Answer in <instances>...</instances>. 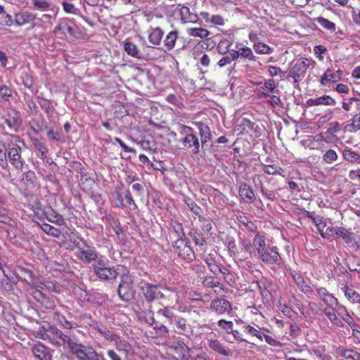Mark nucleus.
<instances>
[{
  "label": "nucleus",
  "instance_id": "nucleus-16",
  "mask_svg": "<svg viewBox=\"0 0 360 360\" xmlns=\"http://www.w3.org/2000/svg\"><path fill=\"white\" fill-rule=\"evenodd\" d=\"M32 353L34 356L41 360H49L50 359L48 348L41 343L37 344L32 347Z\"/></svg>",
  "mask_w": 360,
  "mask_h": 360
},
{
  "label": "nucleus",
  "instance_id": "nucleus-29",
  "mask_svg": "<svg viewBox=\"0 0 360 360\" xmlns=\"http://www.w3.org/2000/svg\"><path fill=\"white\" fill-rule=\"evenodd\" d=\"M335 235L342 238L347 243H351L353 240V234L343 227H339L335 229Z\"/></svg>",
  "mask_w": 360,
  "mask_h": 360
},
{
  "label": "nucleus",
  "instance_id": "nucleus-59",
  "mask_svg": "<svg viewBox=\"0 0 360 360\" xmlns=\"http://www.w3.org/2000/svg\"><path fill=\"white\" fill-rule=\"evenodd\" d=\"M293 278L297 285L304 290V287H306V285L304 283V281L303 278L300 274H295L293 275Z\"/></svg>",
  "mask_w": 360,
  "mask_h": 360
},
{
  "label": "nucleus",
  "instance_id": "nucleus-4",
  "mask_svg": "<svg viewBox=\"0 0 360 360\" xmlns=\"http://www.w3.org/2000/svg\"><path fill=\"white\" fill-rule=\"evenodd\" d=\"M75 255L79 259L86 264L91 263L97 258L95 249L87 245H85V248L78 247Z\"/></svg>",
  "mask_w": 360,
  "mask_h": 360
},
{
  "label": "nucleus",
  "instance_id": "nucleus-63",
  "mask_svg": "<svg viewBox=\"0 0 360 360\" xmlns=\"http://www.w3.org/2000/svg\"><path fill=\"white\" fill-rule=\"evenodd\" d=\"M117 337V335L116 334L112 333L111 331H110L108 329L105 330L104 335H103V338L105 339H106L107 340L112 341V342H114Z\"/></svg>",
  "mask_w": 360,
  "mask_h": 360
},
{
  "label": "nucleus",
  "instance_id": "nucleus-24",
  "mask_svg": "<svg viewBox=\"0 0 360 360\" xmlns=\"http://www.w3.org/2000/svg\"><path fill=\"white\" fill-rule=\"evenodd\" d=\"M360 130V113L356 114L352 119L351 123L345 127V131L349 133H355Z\"/></svg>",
  "mask_w": 360,
  "mask_h": 360
},
{
  "label": "nucleus",
  "instance_id": "nucleus-58",
  "mask_svg": "<svg viewBox=\"0 0 360 360\" xmlns=\"http://www.w3.org/2000/svg\"><path fill=\"white\" fill-rule=\"evenodd\" d=\"M268 71L271 77L280 75L281 74L283 73L280 68L273 65L269 67Z\"/></svg>",
  "mask_w": 360,
  "mask_h": 360
},
{
  "label": "nucleus",
  "instance_id": "nucleus-12",
  "mask_svg": "<svg viewBox=\"0 0 360 360\" xmlns=\"http://www.w3.org/2000/svg\"><path fill=\"white\" fill-rule=\"evenodd\" d=\"M95 274L101 279L111 280L116 278L117 273L114 267L107 266L105 268H98L95 271Z\"/></svg>",
  "mask_w": 360,
  "mask_h": 360
},
{
  "label": "nucleus",
  "instance_id": "nucleus-25",
  "mask_svg": "<svg viewBox=\"0 0 360 360\" xmlns=\"http://www.w3.org/2000/svg\"><path fill=\"white\" fill-rule=\"evenodd\" d=\"M252 243L253 248L257 250L258 255L262 253V251L266 248L264 237L259 233L255 235Z\"/></svg>",
  "mask_w": 360,
  "mask_h": 360
},
{
  "label": "nucleus",
  "instance_id": "nucleus-35",
  "mask_svg": "<svg viewBox=\"0 0 360 360\" xmlns=\"http://www.w3.org/2000/svg\"><path fill=\"white\" fill-rule=\"evenodd\" d=\"M32 3L34 9L41 11L52 10L51 4L46 0H33Z\"/></svg>",
  "mask_w": 360,
  "mask_h": 360
},
{
  "label": "nucleus",
  "instance_id": "nucleus-49",
  "mask_svg": "<svg viewBox=\"0 0 360 360\" xmlns=\"http://www.w3.org/2000/svg\"><path fill=\"white\" fill-rule=\"evenodd\" d=\"M0 96L5 100H8L11 96V90L6 86H1Z\"/></svg>",
  "mask_w": 360,
  "mask_h": 360
},
{
  "label": "nucleus",
  "instance_id": "nucleus-2",
  "mask_svg": "<svg viewBox=\"0 0 360 360\" xmlns=\"http://www.w3.org/2000/svg\"><path fill=\"white\" fill-rule=\"evenodd\" d=\"M74 345H76L77 349H71L70 351L79 360H100V357H103L102 354H98L91 347H86L77 342Z\"/></svg>",
  "mask_w": 360,
  "mask_h": 360
},
{
  "label": "nucleus",
  "instance_id": "nucleus-1",
  "mask_svg": "<svg viewBox=\"0 0 360 360\" xmlns=\"http://www.w3.org/2000/svg\"><path fill=\"white\" fill-rule=\"evenodd\" d=\"M34 335L36 338L46 340L52 345L56 347L61 346V342L56 340L59 338L64 344H66L70 349H77L74 345L76 341L72 340L68 335L63 333L58 328L51 326L49 323H44L34 330Z\"/></svg>",
  "mask_w": 360,
  "mask_h": 360
},
{
  "label": "nucleus",
  "instance_id": "nucleus-44",
  "mask_svg": "<svg viewBox=\"0 0 360 360\" xmlns=\"http://www.w3.org/2000/svg\"><path fill=\"white\" fill-rule=\"evenodd\" d=\"M313 221L322 236V233H323L324 229L326 227V222L322 218H315L313 219Z\"/></svg>",
  "mask_w": 360,
  "mask_h": 360
},
{
  "label": "nucleus",
  "instance_id": "nucleus-10",
  "mask_svg": "<svg viewBox=\"0 0 360 360\" xmlns=\"http://www.w3.org/2000/svg\"><path fill=\"white\" fill-rule=\"evenodd\" d=\"M118 294L120 298L124 301H129L134 297V291L131 283L122 281L118 288Z\"/></svg>",
  "mask_w": 360,
  "mask_h": 360
},
{
  "label": "nucleus",
  "instance_id": "nucleus-14",
  "mask_svg": "<svg viewBox=\"0 0 360 360\" xmlns=\"http://www.w3.org/2000/svg\"><path fill=\"white\" fill-rule=\"evenodd\" d=\"M148 41L150 44L154 46H158L160 44L163 36V31L160 27L150 28L148 30Z\"/></svg>",
  "mask_w": 360,
  "mask_h": 360
},
{
  "label": "nucleus",
  "instance_id": "nucleus-39",
  "mask_svg": "<svg viewBox=\"0 0 360 360\" xmlns=\"http://www.w3.org/2000/svg\"><path fill=\"white\" fill-rule=\"evenodd\" d=\"M204 260L212 272L214 274L219 272L220 270V266L216 264L214 259L210 255L205 256Z\"/></svg>",
  "mask_w": 360,
  "mask_h": 360
},
{
  "label": "nucleus",
  "instance_id": "nucleus-18",
  "mask_svg": "<svg viewBox=\"0 0 360 360\" xmlns=\"http://www.w3.org/2000/svg\"><path fill=\"white\" fill-rule=\"evenodd\" d=\"M70 23V20L68 18L62 19L60 23L54 28L53 33L56 34L60 32H62L65 34L66 31L70 35L72 36L74 34V32Z\"/></svg>",
  "mask_w": 360,
  "mask_h": 360
},
{
  "label": "nucleus",
  "instance_id": "nucleus-31",
  "mask_svg": "<svg viewBox=\"0 0 360 360\" xmlns=\"http://www.w3.org/2000/svg\"><path fill=\"white\" fill-rule=\"evenodd\" d=\"M253 49L259 54H271L274 51L273 48L261 42L255 43Z\"/></svg>",
  "mask_w": 360,
  "mask_h": 360
},
{
  "label": "nucleus",
  "instance_id": "nucleus-51",
  "mask_svg": "<svg viewBox=\"0 0 360 360\" xmlns=\"http://www.w3.org/2000/svg\"><path fill=\"white\" fill-rule=\"evenodd\" d=\"M338 352L340 355L342 356H344L347 359H354V356H353V351L349 349H345L342 347H340L338 349Z\"/></svg>",
  "mask_w": 360,
  "mask_h": 360
},
{
  "label": "nucleus",
  "instance_id": "nucleus-36",
  "mask_svg": "<svg viewBox=\"0 0 360 360\" xmlns=\"http://www.w3.org/2000/svg\"><path fill=\"white\" fill-rule=\"evenodd\" d=\"M338 158L337 153L333 150H328L323 155V161L327 164H332L335 162Z\"/></svg>",
  "mask_w": 360,
  "mask_h": 360
},
{
  "label": "nucleus",
  "instance_id": "nucleus-28",
  "mask_svg": "<svg viewBox=\"0 0 360 360\" xmlns=\"http://www.w3.org/2000/svg\"><path fill=\"white\" fill-rule=\"evenodd\" d=\"M54 319L58 324H60L65 328L72 329L77 327V323L68 321L65 316L60 315L58 314H55Z\"/></svg>",
  "mask_w": 360,
  "mask_h": 360
},
{
  "label": "nucleus",
  "instance_id": "nucleus-32",
  "mask_svg": "<svg viewBox=\"0 0 360 360\" xmlns=\"http://www.w3.org/2000/svg\"><path fill=\"white\" fill-rule=\"evenodd\" d=\"M204 18L207 22H211L215 25L222 26L224 25V19L221 15H212L211 16L209 15L207 13L202 14Z\"/></svg>",
  "mask_w": 360,
  "mask_h": 360
},
{
  "label": "nucleus",
  "instance_id": "nucleus-62",
  "mask_svg": "<svg viewBox=\"0 0 360 360\" xmlns=\"http://www.w3.org/2000/svg\"><path fill=\"white\" fill-rule=\"evenodd\" d=\"M242 243L245 251L251 254L254 250L253 244L248 240H243Z\"/></svg>",
  "mask_w": 360,
  "mask_h": 360
},
{
  "label": "nucleus",
  "instance_id": "nucleus-13",
  "mask_svg": "<svg viewBox=\"0 0 360 360\" xmlns=\"http://www.w3.org/2000/svg\"><path fill=\"white\" fill-rule=\"evenodd\" d=\"M42 230L47 234L58 238L61 233L63 234V237L67 239V236H69L70 230L67 228H62V229H58L48 224H44L41 226Z\"/></svg>",
  "mask_w": 360,
  "mask_h": 360
},
{
  "label": "nucleus",
  "instance_id": "nucleus-21",
  "mask_svg": "<svg viewBox=\"0 0 360 360\" xmlns=\"http://www.w3.org/2000/svg\"><path fill=\"white\" fill-rule=\"evenodd\" d=\"M202 283L205 287L216 288L214 291L218 295H222L224 292L223 286L221 285L219 281L214 277L210 276L205 278Z\"/></svg>",
  "mask_w": 360,
  "mask_h": 360
},
{
  "label": "nucleus",
  "instance_id": "nucleus-33",
  "mask_svg": "<svg viewBox=\"0 0 360 360\" xmlns=\"http://www.w3.org/2000/svg\"><path fill=\"white\" fill-rule=\"evenodd\" d=\"M188 33L190 36L206 38L210 35V32L202 27H194L188 30Z\"/></svg>",
  "mask_w": 360,
  "mask_h": 360
},
{
  "label": "nucleus",
  "instance_id": "nucleus-20",
  "mask_svg": "<svg viewBox=\"0 0 360 360\" xmlns=\"http://www.w3.org/2000/svg\"><path fill=\"white\" fill-rule=\"evenodd\" d=\"M342 158L352 164H360V155L352 148H346L342 150Z\"/></svg>",
  "mask_w": 360,
  "mask_h": 360
},
{
  "label": "nucleus",
  "instance_id": "nucleus-9",
  "mask_svg": "<svg viewBox=\"0 0 360 360\" xmlns=\"http://www.w3.org/2000/svg\"><path fill=\"white\" fill-rule=\"evenodd\" d=\"M259 258L268 264H278L280 261V255L274 248H266L259 255Z\"/></svg>",
  "mask_w": 360,
  "mask_h": 360
},
{
  "label": "nucleus",
  "instance_id": "nucleus-3",
  "mask_svg": "<svg viewBox=\"0 0 360 360\" xmlns=\"http://www.w3.org/2000/svg\"><path fill=\"white\" fill-rule=\"evenodd\" d=\"M309 66V61L307 58L297 60L289 72V77L293 78L295 82H298L304 76Z\"/></svg>",
  "mask_w": 360,
  "mask_h": 360
},
{
  "label": "nucleus",
  "instance_id": "nucleus-38",
  "mask_svg": "<svg viewBox=\"0 0 360 360\" xmlns=\"http://www.w3.org/2000/svg\"><path fill=\"white\" fill-rule=\"evenodd\" d=\"M94 261L95 263L92 265L94 271L98 269V268H105L108 266L109 261L103 256L98 255L97 254V258Z\"/></svg>",
  "mask_w": 360,
  "mask_h": 360
},
{
  "label": "nucleus",
  "instance_id": "nucleus-60",
  "mask_svg": "<svg viewBox=\"0 0 360 360\" xmlns=\"http://www.w3.org/2000/svg\"><path fill=\"white\" fill-rule=\"evenodd\" d=\"M265 89H268L269 92H273L276 88V84L274 79H267L264 82Z\"/></svg>",
  "mask_w": 360,
  "mask_h": 360
},
{
  "label": "nucleus",
  "instance_id": "nucleus-17",
  "mask_svg": "<svg viewBox=\"0 0 360 360\" xmlns=\"http://www.w3.org/2000/svg\"><path fill=\"white\" fill-rule=\"evenodd\" d=\"M114 343L115 348L118 352H124L126 355L132 352L131 345L127 340L121 338L120 336L117 335Z\"/></svg>",
  "mask_w": 360,
  "mask_h": 360
},
{
  "label": "nucleus",
  "instance_id": "nucleus-47",
  "mask_svg": "<svg viewBox=\"0 0 360 360\" xmlns=\"http://www.w3.org/2000/svg\"><path fill=\"white\" fill-rule=\"evenodd\" d=\"M229 46H230V44H229V41L226 39H224V40H221L219 43L217 49L219 53H220L221 54H224L228 51V49Z\"/></svg>",
  "mask_w": 360,
  "mask_h": 360
},
{
  "label": "nucleus",
  "instance_id": "nucleus-54",
  "mask_svg": "<svg viewBox=\"0 0 360 360\" xmlns=\"http://www.w3.org/2000/svg\"><path fill=\"white\" fill-rule=\"evenodd\" d=\"M319 293L320 296L322 297L323 302L326 303H330L333 301H336V300L333 296L326 294L325 290H320Z\"/></svg>",
  "mask_w": 360,
  "mask_h": 360
},
{
  "label": "nucleus",
  "instance_id": "nucleus-26",
  "mask_svg": "<svg viewBox=\"0 0 360 360\" xmlns=\"http://www.w3.org/2000/svg\"><path fill=\"white\" fill-rule=\"evenodd\" d=\"M239 194L243 199L253 200L255 197L252 188L245 183L240 185Z\"/></svg>",
  "mask_w": 360,
  "mask_h": 360
},
{
  "label": "nucleus",
  "instance_id": "nucleus-5",
  "mask_svg": "<svg viewBox=\"0 0 360 360\" xmlns=\"http://www.w3.org/2000/svg\"><path fill=\"white\" fill-rule=\"evenodd\" d=\"M185 132L188 133L183 139V145L186 148H191L193 153H198L200 143L198 137L193 134V129L189 127L185 128Z\"/></svg>",
  "mask_w": 360,
  "mask_h": 360
},
{
  "label": "nucleus",
  "instance_id": "nucleus-23",
  "mask_svg": "<svg viewBox=\"0 0 360 360\" xmlns=\"http://www.w3.org/2000/svg\"><path fill=\"white\" fill-rule=\"evenodd\" d=\"M177 38L178 32L176 30L171 31L166 35L163 44L167 50L171 51L174 48Z\"/></svg>",
  "mask_w": 360,
  "mask_h": 360
},
{
  "label": "nucleus",
  "instance_id": "nucleus-56",
  "mask_svg": "<svg viewBox=\"0 0 360 360\" xmlns=\"http://www.w3.org/2000/svg\"><path fill=\"white\" fill-rule=\"evenodd\" d=\"M328 132L330 134L338 133L340 131V126L339 122H333L329 124Z\"/></svg>",
  "mask_w": 360,
  "mask_h": 360
},
{
  "label": "nucleus",
  "instance_id": "nucleus-11",
  "mask_svg": "<svg viewBox=\"0 0 360 360\" xmlns=\"http://www.w3.org/2000/svg\"><path fill=\"white\" fill-rule=\"evenodd\" d=\"M36 18V15L29 11H22L16 13L15 15L14 22L16 26H22L33 22Z\"/></svg>",
  "mask_w": 360,
  "mask_h": 360
},
{
  "label": "nucleus",
  "instance_id": "nucleus-64",
  "mask_svg": "<svg viewBox=\"0 0 360 360\" xmlns=\"http://www.w3.org/2000/svg\"><path fill=\"white\" fill-rule=\"evenodd\" d=\"M34 178V173L33 172L29 171L23 174L22 181L32 182Z\"/></svg>",
  "mask_w": 360,
  "mask_h": 360
},
{
  "label": "nucleus",
  "instance_id": "nucleus-40",
  "mask_svg": "<svg viewBox=\"0 0 360 360\" xmlns=\"http://www.w3.org/2000/svg\"><path fill=\"white\" fill-rule=\"evenodd\" d=\"M316 21L321 26L330 31H335V25L333 22L329 21L326 18H324L323 17H319Z\"/></svg>",
  "mask_w": 360,
  "mask_h": 360
},
{
  "label": "nucleus",
  "instance_id": "nucleus-45",
  "mask_svg": "<svg viewBox=\"0 0 360 360\" xmlns=\"http://www.w3.org/2000/svg\"><path fill=\"white\" fill-rule=\"evenodd\" d=\"M218 326L221 328L226 330V332L231 333L233 329V323L232 321H226L224 319H221L218 321Z\"/></svg>",
  "mask_w": 360,
  "mask_h": 360
},
{
  "label": "nucleus",
  "instance_id": "nucleus-50",
  "mask_svg": "<svg viewBox=\"0 0 360 360\" xmlns=\"http://www.w3.org/2000/svg\"><path fill=\"white\" fill-rule=\"evenodd\" d=\"M279 170H281V168L278 169L276 167H275L274 165H266L264 168V173H266L267 174H272V175L281 174Z\"/></svg>",
  "mask_w": 360,
  "mask_h": 360
},
{
  "label": "nucleus",
  "instance_id": "nucleus-27",
  "mask_svg": "<svg viewBox=\"0 0 360 360\" xmlns=\"http://www.w3.org/2000/svg\"><path fill=\"white\" fill-rule=\"evenodd\" d=\"M124 51L127 53L128 55L136 58H141L140 50L134 43L126 41H124Z\"/></svg>",
  "mask_w": 360,
  "mask_h": 360
},
{
  "label": "nucleus",
  "instance_id": "nucleus-55",
  "mask_svg": "<svg viewBox=\"0 0 360 360\" xmlns=\"http://www.w3.org/2000/svg\"><path fill=\"white\" fill-rule=\"evenodd\" d=\"M13 22L12 17L9 14L4 15L1 18V25L11 27L13 25Z\"/></svg>",
  "mask_w": 360,
  "mask_h": 360
},
{
  "label": "nucleus",
  "instance_id": "nucleus-61",
  "mask_svg": "<svg viewBox=\"0 0 360 360\" xmlns=\"http://www.w3.org/2000/svg\"><path fill=\"white\" fill-rule=\"evenodd\" d=\"M107 355L111 360H122L121 356L113 349L108 350Z\"/></svg>",
  "mask_w": 360,
  "mask_h": 360
},
{
  "label": "nucleus",
  "instance_id": "nucleus-22",
  "mask_svg": "<svg viewBox=\"0 0 360 360\" xmlns=\"http://www.w3.org/2000/svg\"><path fill=\"white\" fill-rule=\"evenodd\" d=\"M209 347L216 352L221 355L229 356L231 354V352L226 349L225 347L217 340H210Z\"/></svg>",
  "mask_w": 360,
  "mask_h": 360
},
{
  "label": "nucleus",
  "instance_id": "nucleus-6",
  "mask_svg": "<svg viewBox=\"0 0 360 360\" xmlns=\"http://www.w3.org/2000/svg\"><path fill=\"white\" fill-rule=\"evenodd\" d=\"M210 309L217 314H229L231 311L230 302L224 299H215L210 303Z\"/></svg>",
  "mask_w": 360,
  "mask_h": 360
},
{
  "label": "nucleus",
  "instance_id": "nucleus-57",
  "mask_svg": "<svg viewBox=\"0 0 360 360\" xmlns=\"http://www.w3.org/2000/svg\"><path fill=\"white\" fill-rule=\"evenodd\" d=\"M200 221L202 222V229L206 232H209L212 229V225L209 220L200 217Z\"/></svg>",
  "mask_w": 360,
  "mask_h": 360
},
{
  "label": "nucleus",
  "instance_id": "nucleus-41",
  "mask_svg": "<svg viewBox=\"0 0 360 360\" xmlns=\"http://www.w3.org/2000/svg\"><path fill=\"white\" fill-rule=\"evenodd\" d=\"M335 104V100L330 96L324 95L316 98V105H333Z\"/></svg>",
  "mask_w": 360,
  "mask_h": 360
},
{
  "label": "nucleus",
  "instance_id": "nucleus-19",
  "mask_svg": "<svg viewBox=\"0 0 360 360\" xmlns=\"http://www.w3.org/2000/svg\"><path fill=\"white\" fill-rule=\"evenodd\" d=\"M340 79L339 75L335 73L334 70L328 69L324 74L321 76L320 82L323 86H326L330 82H337Z\"/></svg>",
  "mask_w": 360,
  "mask_h": 360
},
{
  "label": "nucleus",
  "instance_id": "nucleus-30",
  "mask_svg": "<svg viewBox=\"0 0 360 360\" xmlns=\"http://www.w3.org/2000/svg\"><path fill=\"white\" fill-rule=\"evenodd\" d=\"M324 314L328 318V319L335 325L342 327L343 323L342 321L338 318L336 314H335L333 309L330 307H326L324 309Z\"/></svg>",
  "mask_w": 360,
  "mask_h": 360
},
{
  "label": "nucleus",
  "instance_id": "nucleus-34",
  "mask_svg": "<svg viewBox=\"0 0 360 360\" xmlns=\"http://www.w3.org/2000/svg\"><path fill=\"white\" fill-rule=\"evenodd\" d=\"M345 295L351 302L359 303L360 304V295L353 289L346 287Z\"/></svg>",
  "mask_w": 360,
  "mask_h": 360
},
{
  "label": "nucleus",
  "instance_id": "nucleus-7",
  "mask_svg": "<svg viewBox=\"0 0 360 360\" xmlns=\"http://www.w3.org/2000/svg\"><path fill=\"white\" fill-rule=\"evenodd\" d=\"M20 147L16 146L11 148L8 151V158L11 164L15 167L16 169L22 170L24 161L22 160L20 153Z\"/></svg>",
  "mask_w": 360,
  "mask_h": 360
},
{
  "label": "nucleus",
  "instance_id": "nucleus-42",
  "mask_svg": "<svg viewBox=\"0 0 360 360\" xmlns=\"http://www.w3.org/2000/svg\"><path fill=\"white\" fill-rule=\"evenodd\" d=\"M243 328H244V331L246 333H248L249 335H250L252 336L256 337L261 341L263 340V336H262V333L257 328H255L250 325H245L243 326Z\"/></svg>",
  "mask_w": 360,
  "mask_h": 360
},
{
  "label": "nucleus",
  "instance_id": "nucleus-52",
  "mask_svg": "<svg viewBox=\"0 0 360 360\" xmlns=\"http://www.w3.org/2000/svg\"><path fill=\"white\" fill-rule=\"evenodd\" d=\"M48 138L50 140L59 141L61 139V134L58 131L50 129L47 132Z\"/></svg>",
  "mask_w": 360,
  "mask_h": 360
},
{
  "label": "nucleus",
  "instance_id": "nucleus-15",
  "mask_svg": "<svg viewBox=\"0 0 360 360\" xmlns=\"http://www.w3.org/2000/svg\"><path fill=\"white\" fill-rule=\"evenodd\" d=\"M194 124L196 126L199 131V134L201 137V142L202 144L207 143L211 139V131L207 125L200 122H195Z\"/></svg>",
  "mask_w": 360,
  "mask_h": 360
},
{
  "label": "nucleus",
  "instance_id": "nucleus-43",
  "mask_svg": "<svg viewBox=\"0 0 360 360\" xmlns=\"http://www.w3.org/2000/svg\"><path fill=\"white\" fill-rule=\"evenodd\" d=\"M238 49L240 56L244 58H248L250 60L253 58V53L250 48L248 47H242L239 48L238 46H236Z\"/></svg>",
  "mask_w": 360,
  "mask_h": 360
},
{
  "label": "nucleus",
  "instance_id": "nucleus-53",
  "mask_svg": "<svg viewBox=\"0 0 360 360\" xmlns=\"http://www.w3.org/2000/svg\"><path fill=\"white\" fill-rule=\"evenodd\" d=\"M0 164L6 165V147L5 145L1 142H0Z\"/></svg>",
  "mask_w": 360,
  "mask_h": 360
},
{
  "label": "nucleus",
  "instance_id": "nucleus-37",
  "mask_svg": "<svg viewBox=\"0 0 360 360\" xmlns=\"http://www.w3.org/2000/svg\"><path fill=\"white\" fill-rule=\"evenodd\" d=\"M338 314L345 321H346L349 326H353L354 321L353 319L349 314L346 308L343 306H340L338 307Z\"/></svg>",
  "mask_w": 360,
  "mask_h": 360
},
{
  "label": "nucleus",
  "instance_id": "nucleus-48",
  "mask_svg": "<svg viewBox=\"0 0 360 360\" xmlns=\"http://www.w3.org/2000/svg\"><path fill=\"white\" fill-rule=\"evenodd\" d=\"M63 7L64 11L68 13L77 14L78 12V9L71 3L64 1L63 3Z\"/></svg>",
  "mask_w": 360,
  "mask_h": 360
},
{
  "label": "nucleus",
  "instance_id": "nucleus-8",
  "mask_svg": "<svg viewBox=\"0 0 360 360\" xmlns=\"http://www.w3.org/2000/svg\"><path fill=\"white\" fill-rule=\"evenodd\" d=\"M141 290L148 301L164 297V294L159 290L158 286L150 283H144L141 286Z\"/></svg>",
  "mask_w": 360,
  "mask_h": 360
},
{
  "label": "nucleus",
  "instance_id": "nucleus-46",
  "mask_svg": "<svg viewBox=\"0 0 360 360\" xmlns=\"http://www.w3.org/2000/svg\"><path fill=\"white\" fill-rule=\"evenodd\" d=\"M185 202L187 204L190 210L196 215L200 214V207L198 206L195 202L191 199H185Z\"/></svg>",
  "mask_w": 360,
  "mask_h": 360
}]
</instances>
